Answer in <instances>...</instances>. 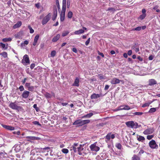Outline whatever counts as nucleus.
Returning a JSON list of instances; mask_svg holds the SVG:
<instances>
[{
    "label": "nucleus",
    "mask_w": 160,
    "mask_h": 160,
    "mask_svg": "<svg viewBox=\"0 0 160 160\" xmlns=\"http://www.w3.org/2000/svg\"><path fill=\"white\" fill-rule=\"evenodd\" d=\"M132 160H140V158L137 155L134 154L132 158Z\"/></svg>",
    "instance_id": "nucleus-27"
},
{
    "label": "nucleus",
    "mask_w": 160,
    "mask_h": 160,
    "mask_svg": "<svg viewBox=\"0 0 160 160\" xmlns=\"http://www.w3.org/2000/svg\"><path fill=\"white\" fill-rule=\"evenodd\" d=\"M123 107V109L124 110H128L131 109L129 106L128 105H122L120 106V108Z\"/></svg>",
    "instance_id": "nucleus-23"
},
{
    "label": "nucleus",
    "mask_w": 160,
    "mask_h": 160,
    "mask_svg": "<svg viewBox=\"0 0 160 160\" xmlns=\"http://www.w3.org/2000/svg\"><path fill=\"white\" fill-rule=\"evenodd\" d=\"M30 86V83H26L25 84V87L28 88Z\"/></svg>",
    "instance_id": "nucleus-60"
},
{
    "label": "nucleus",
    "mask_w": 160,
    "mask_h": 160,
    "mask_svg": "<svg viewBox=\"0 0 160 160\" xmlns=\"http://www.w3.org/2000/svg\"><path fill=\"white\" fill-rule=\"evenodd\" d=\"M156 111V109L155 108H152L150 109L149 111V113H152Z\"/></svg>",
    "instance_id": "nucleus-43"
},
{
    "label": "nucleus",
    "mask_w": 160,
    "mask_h": 160,
    "mask_svg": "<svg viewBox=\"0 0 160 160\" xmlns=\"http://www.w3.org/2000/svg\"><path fill=\"white\" fill-rule=\"evenodd\" d=\"M152 102V101H150V102H147V103H145L142 106V107H143V108H144V107H148V106L149 105L151 104Z\"/></svg>",
    "instance_id": "nucleus-35"
},
{
    "label": "nucleus",
    "mask_w": 160,
    "mask_h": 160,
    "mask_svg": "<svg viewBox=\"0 0 160 160\" xmlns=\"http://www.w3.org/2000/svg\"><path fill=\"white\" fill-rule=\"evenodd\" d=\"M12 40V39L11 38H4L2 39V41L4 42H7L11 41Z\"/></svg>",
    "instance_id": "nucleus-37"
},
{
    "label": "nucleus",
    "mask_w": 160,
    "mask_h": 160,
    "mask_svg": "<svg viewBox=\"0 0 160 160\" xmlns=\"http://www.w3.org/2000/svg\"><path fill=\"white\" fill-rule=\"evenodd\" d=\"M39 148H35L32 150L31 152V157H36L38 156V152L39 151Z\"/></svg>",
    "instance_id": "nucleus-7"
},
{
    "label": "nucleus",
    "mask_w": 160,
    "mask_h": 160,
    "mask_svg": "<svg viewBox=\"0 0 160 160\" xmlns=\"http://www.w3.org/2000/svg\"><path fill=\"white\" fill-rule=\"evenodd\" d=\"M60 35L59 34H57L56 36L54 37L52 39V41L55 42L57 41L60 38Z\"/></svg>",
    "instance_id": "nucleus-24"
},
{
    "label": "nucleus",
    "mask_w": 160,
    "mask_h": 160,
    "mask_svg": "<svg viewBox=\"0 0 160 160\" xmlns=\"http://www.w3.org/2000/svg\"><path fill=\"white\" fill-rule=\"evenodd\" d=\"M115 146L118 149H121L122 148V146L120 143H116Z\"/></svg>",
    "instance_id": "nucleus-39"
},
{
    "label": "nucleus",
    "mask_w": 160,
    "mask_h": 160,
    "mask_svg": "<svg viewBox=\"0 0 160 160\" xmlns=\"http://www.w3.org/2000/svg\"><path fill=\"white\" fill-rule=\"evenodd\" d=\"M28 28L30 30V32L31 33H33L34 31L30 26L29 25L28 26Z\"/></svg>",
    "instance_id": "nucleus-45"
},
{
    "label": "nucleus",
    "mask_w": 160,
    "mask_h": 160,
    "mask_svg": "<svg viewBox=\"0 0 160 160\" xmlns=\"http://www.w3.org/2000/svg\"><path fill=\"white\" fill-rule=\"evenodd\" d=\"M2 126L3 128L8 130L12 131L14 130L15 129L14 127L9 126L2 124Z\"/></svg>",
    "instance_id": "nucleus-16"
},
{
    "label": "nucleus",
    "mask_w": 160,
    "mask_h": 160,
    "mask_svg": "<svg viewBox=\"0 0 160 160\" xmlns=\"http://www.w3.org/2000/svg\"><path fill=\"white\" fill-rule=\"evenodd\" d=\"M144 152V151L142 149H141L139 152V153H138V155H141V154H143Z\"/></svg>",
    "instance_id": "nucleus-56"
},
{
    "label": "nucleus",
    "mask_w": 160,
    "mask_h": 160,
    "mask_svg": "<svg viewBox=\"0 0 160 160\" xmlns=\"http://www.w3.org/2000/svg\"><path fill=\"white\" fill-rule=\"evenodd\" d=\"M149 145L152 148H157L158 147L155 141L154 140H152L149 142Z\"/></svg>",
    "instance_id": "nucleus-9"
},
{
    "label": "nucleus",
    "mask_w": 160,
    "mask_h": 160,
    "mask_svg": "<svg viewBox=\"0 0 160 160\" xmlns=\"http://www.w3.org/2000/svg\"><path fill=\"white\" fill-rule=\"evenodd\" d=\"M0 55H2L4 58H5L8 57L7 53L6 52H4L0 53Z\"/></svg>",
    "instance_id": "nucleus-31"
},
{
    "label": "nucleus",
    "mask_w": 160,
    "mask_h": 160,
    "mask_svg": "<svg viewBox=\"0 0 160 160\" xmlns=\"http://www.w3.org/2000/svg\"><path fill=\"white\" fill-rule=\"evenodd\" d=\"M29 42L27 40H25L24 41V43H21V45L22 46L24 44L25 45H28V44Z\"/></svg>",
    "instance_id": "nucleus-52"
},
{
    "label": "nucleus",
    "mask_w": 160,
    "mask_h": 160,
    "mask_svg": "<svg viewBox=\"0 0 160 160\" xmlns=\"http://www.w3.org/2000/svg\"><path fill=\"white\" fill-rule=\"evenodd\" d=\"M148 82V85L150 86H153L157 84V81L153 79H149Z\"/></svg>",
    "instance_id": "nucleus-11"
},
{
    "label": "nucleus",
    "mask_w": 160,
    "mask_h": 160,
    "mask_svg": "<svg viewBox=\"0 0 160 160\" xmlns=\"http://www.w3.org/2000/svg\"><path fill=\"white\" fill-rule=\"evenodd\" d=\"M135 51L136 52H138L139 51V49L138 46H137L136 48L134 49Z\"/></svg>",
    "instance_id": "nucleus-59"
},
{
    "label": "nucleus",
    "mask_w": 160,
    "mask_h": 160,
    "mask_svg": "<svg viewBox=\"0 0 160 160\" xmlns=\"http://www.w3.org/2000/svg\"><path fill=\"white\" fill-rule=\"evenodd\" d=\"M16 102H11L10 103L9 107L13 109L16 110L18 111H22V108L19 106H18L16 103Z\"/></svg>",
    "instance_id": "nucleus-3"
},
{
    "label": "nucleus",
    "mask_w": 160,
    "mask_h": 160,
    "mask_svg": "<svg viewBox=\"0 0 160 160\" xmlns=\"http://www.w3.org/2000/svg\"><path fill=\"white\" fill-rule=\"evenodd\" d=\"M73 125H79V126H82L83 125L82 121L80 119H78L74 122L73 123Z\"/></svg>",
    "instance_id": "nucleus-18"
},
{
    "label": "nucleus",
    "mask_w": 160,
    "mask_h": 160,
    "mask_svg": "<svg viewBox=\"0 0 160 160\" xmlns=\"http://www.w3.org/2000/svg\"><path fill=\"white\" fill-rule=\"evenodd\" d=\"M22 25V22L21 21H18V22L14 25L13 27V28L14 29H16L18 28L19 27Z\"/></svg>",
    "instance_id": "nucleus-22"
},
{
    "label": "nucleus",
    "mask_w": 160,
    "mask_h": 160,
    "mask_svg": "<svg viewBox=\"0 0 160 160\" xmlns=\"http://www.w3.org/2000/svg\"><path fill=\"white\" fill-rule=\"evenodd\" d=\"M27 138L30 140H38L39 138L38 137H33V136H28L26 137Z\"/></svg>",
    "instance_id": "nucleus-30"
},
{
    "label": "nucleus",
    "mask_w": 160,
    "mask_h": 160,
    "mask_svg": "<svg viewBox=\"0 0 160 160\" xmlns=\"http://www.w3.org/2000/svg\"><path fill=\"white\" fill-rule=\"evenodd\" d=\"M62 152L65 154H67L68 152V150L67 148H63L62 150Z\"/></svg>",
    "instance_id": "nucleus-40"
},
{
    "label": "nucleus",
    "mask_w": 160,
    "mask_h": 160,
    "mask_svg": "<svg viewBox=\"0 0 160 160\" xmlns=\"http://www.w3.org/2000/svg\"><path fill=\"white\" fill-rule=\"evenodd\" d=\"M90 40V38H89L87 40V41L85 42V45H88V44L89 43Z\"/></svg>",
    "instance_id": "nucleus-54"
},
{
    "label": "nucleus",
    "mask_w": 160,
    "mask_h": 160,
    "mask_svg": "<svg viewBox=\"0 0 160 160\" xmlns=\"http://www.w3.org/2000/svg\"><path fill=\"white\" fill-rule=\"evenodd\" d=\"M102 96V94H98L93 93L91 96V98L92 99H95L100 97Z\"/></svg>",
    "instance_id": "nucleus-17"
},
{
    "label": "nucleus",
    "mask_w": 160,
    "mask_h": 160,
    "mask_svg": "<svg viewBox=\"0 0 160 160\" xmlns=\"http://www.w3.org/2000/svg\"><path fill=\"white\" fill-rule=\"evenodd\" d=\"M153 132L152 129L150 128H148L145 130L144 132L143 133L145 134L148 135L152 133Z\"/></svg>",
    "instance_id": "nucleus-19"
},
{
    "label": "nucleus",
    "mask_w": 160,
    "mask_h": 160,
    "mask_svg": "<svg viewBox=\"0 0 160 160\" xmlns=\"http://www.w3.org/2000/svg\"><path fill=\"white\" fill-rule=\"evenodd\" d=\"M66 0H62V10L60 14V21H64L66 11Z\"/></svg>",
    "instance_id": "nucleus-1"
},
{
    "label": "nucleus",
    "mask_w": 160,
    "mask_h": 160,
    "mask_svg": "<svg viewBox=\"0 0 160 160\" xmlns=\"http://www.w3.org/2000/svg\"><path fill=\"white\" fill-rule=\"evenodd\" d=\"M120 81L122 82V81H121L116 78H114L111 80L110 82L112 84H116L119 83Z\"/></svg>",
    "instance_id": "nucleus-10"
},
{
    "label": "nucleus",
    "mask_w": 160,
    "mask_h": 160,
    "mask_svg": "<svg viewBox=\"0 0 160 160\" xmlns=\"http://www.w3.org/2000/svg\"><path fill=\"white\" fill-rule=\"evenodd\" d=\"M123 107L120 108V106L118 107V108L117 109H116L115 110V111H118L120 110H123Z\"/></svg>",
    "instance_id": "nucleus-55"
},
{
    "label": "nucleus",
    "mask_w": 160,
    "mask_h": 160,
    "mask_svg": "<svg viewBox=\"0 0 160 160\" xmlns=\"http://www.w3.org/2000/svg\"><path fill=\"white\" fill-rule=\"evenodd\" d=\"M115 137L114 134H111V133H108L107 135L104 137L105 139V142L108 143L110 141L111 138L112 139H114Z\"/></svg>",
    "instance_id": "nucleus-6"
},
{
    "label": "nucleus",
    "mask_w": 160,
    "mask_h": 160,
    "mask_svg": "<svg viewBox=\"0 0 160 160\" xmlns=\"http://www.w3.org/2000/svg\"><path fill=\"white\" fill-rule=\"evenodd\" d=\"M84 31L83 29H80L79 30L76 31L74 32V34L76 35H78L80 34L83 33L84 32Z\"/></svg>",
    "instance_id": "nucleus-26"
},
{
    "label": "nucleus",
    "mask_w": 160,
    "mask_h": 160,
    "mask_svg": "<svg viewBox=\"0 0 160 160\" xmlns=\"http://www.w3.org/2000/svg\"><path fill=\"white\" fill-rule=\"evenodd\" d=\"M97 143L95 142L90 146V148L91 151L98 152L100 150V148L96 145Z\"/></svg>",
    "instance_id": "nucleus-5"
},
{
    "label": "nucleus",
    "mask_w": 160,
    "mask_h": 160,
    "mask_svg": "<svg viewBox=\"0 0 160 160\" xmlns=\"http://www.w3.org/2000/svg\"><path fill=\"white\" fill-rule=\"evenodd\" d=\"M137 138L138 140L142 142L145 140V138L142 136H139Z\"/></svg>",
    "instance_id": "nucleus-34"
},
{
    "label": "nucleus",
    "mask_w": 160,
    "mask_h": 160,
    "mask_svg": "<svg viewBox=\"0 0 160 160\" xmlns=\"http://www.w3.org/2000/svg\"><path fill=\"white\" fill-rule=\"evenodd\" d=\"M146 14H142V15L140 16L138 18V19L142 20L144 19L146 17Z\"/></svg>",
    "instance_id": "nucleus-36"
},
{
    "label": "nucleus",
    "mask_w": 160,
    "mask_h": 160,
    "mask_svg": "<svg viewBox=\"0 0 160 160\" xmlns=\"http://www.w3.org/2000/svg\"><path fill=\"white\" fill-rule=\"evenodd\" d=\"M30 94V92L27 91H24L22 93V96L24 98H27L28 97Z\"/></svg>",
    "instance_id": "nucleus-13"
},
{
    "label": "nucleus",
    "mask_w": 160,
    "mask_h": 160,
    "mask_svg": "<svg viewBox=\"0 0 160 160\" xmlns=\"http://www.w3.org/2000/svg\"><path fill=\"white\" fill-rule=\"evenodd\" d=\"M146 11L145 9L143 8V9H142V14H146Z\"/></svg>",
    "instance_id": "nucleus-63"
},
{
    "label": "nucleus",
    "mask_w": 160,
    "mask_h": 160,
    "mask_svg": "<svg viewBox=\"0 0 160 160\" xmlns=\"http://www.w3.org/2000/svg\"><path fill=\"white\" fill-rule=\"evenodd\" d=\"M137 46V44L136 43H135L134 45L132 46L131 48L132 49H134Z\"/></svg>",
    "instance_id": "nucleus-61"
},
{
    "label": "nucleus",
    "mask_w": 160,
    "mask_h": 160,
    "mask_svg": "<svg viewBox=\"0 0 160 160\" xmlns=\"http://www.w3.org/2000/svg\"><path fill=\"white\" fill-rule=\"evenodd\" d=\"M19 89L21 91H22L24 90V88L23 86L22 85L20 86L19 87Z\"/></svg>",
    "instance_id": "nucleus-53"
},
{
    "label": "nucleus",
    "mask_w": 160,
    "mask_h": 160,
    "mask_svg": "<svg viewBox=\"0 0 160 160\" xmlns=\"http://www.w3.org/2000/svg\"><path fill=\"white\" fill-rule=\"evenodd\" d=\"M69 33L68 31H64L62 34V36L65 37L67 36Z\"/></svg>",
    "instance_id": "nucleus-33"
},
{
    "label": "nucleus",
    "mask_w": 160,
    "mask_h": 160,
    "mask_svg": "<svg viewBox=\"0 0 160 160\" xmlns=\"http://www.w3.org/2000/svg\"><path fill=\"white\" fill-rule=\"evenodd\" d=\"M34 89V87L33 86H30L28 88V89L29 91H32Z\"/></svg>",
    "instance_id": "nucleus-50"
},
{
    "label": "nucleus",
    "mask_w": 160,
    "mask_h": 160,
    "mask_svg": "<svg viewBox=\"0 0 160 160\" xmlns=\"http://www.w3.org/2000/svg\"><path fill=\"white\" fill-rule=\"evenodd\" d=\"M153 136L152 135H148L147 136V138L148 140L151 139L153 137Z\"/></svg>",
    "instance_id": "nucleus-51"
},
{
    "label": "nucleus",
    "mask_w": 160,
    "mask_h": 160,
    "mask_svg": "<svg viewBox=\"0 0 160 160\" xmlns=\"http://www.w3.org/2000/svg\"><path fill=\"white\" fill-rule=\"evenodd\" d=\"M51 14L50 13H48L43 19L42 21V25L46 24L51 18Z\"/></svg>",
    "instance_id": "nucleus-4"
},
{
    "label": "nucleus",
    "mask_w": 160,
    "mask_h": 160,
    "mask_svg": "<svg viewBox=\"0 0 160 160\" xmlns=\"http://www.w3.org/2000/svg\"><path fill=\"white\" fill-rule=\"evenodd\" d=\"M31 160H43V159L40 157L38 156L35 157L34 156L33 157H31L30 158Z\"/></svg>",
    "instance_id": "nucleus-21"
},
{
    "label": "nucleus",
    "mask_w": 160,
    "mask_h": 160,
    "mask_svg": "<svg viewBox=\"0 0 160 160\" xmlns=\"http://www.w3.org/2000/svg\"><path fill=\"white\" fill-rule=\"evenodd\" d=\"M34 108L37 112H38L39 111V108L37 107L36 104H34L33 106Z\"/></svg>",
    "instance_id": "nucleus-46"
},
{
    "label": "nucleus",
    "mask_w": 160,
    "mask_h": 160,
    "mask_svg": "<svg viewBox=\"0 0 160 160\" xmlns=\"http://www.w3.org/2000/svg\"><path fill=\"white\" fill-rule=\"evenodd\" d=\"M125 124L127 126L128 128H138V123L133 121L126 122Z\"/></svg>",
    "instance_id": "nucleus-2"
},
{
    "label": "nucleus",
    "mask_w": 160,
    "mask_h": 160,
    "mask_svg": "<svg viewBox=\"0 0 160 160\" xmlns=\"http://www.w3.org/2000/svg\"><path fill=\"white\" fill-rule=\"evenodd\" d=\"M108 10L111 11V12H113L115 11V9L113 8H108Z\"/></svg>",
    "instance_id": "nucleus-47"
},
{
    "label": "nucleus",
    "mask_w": 160,
    "mask_h": 160,
    "mask_svg": "<svg viewBox=\"0 0 160 160\" xmlns=\"http://www.w3.org/2000/svg\"><path fill=\"white\" fill-rule=\"evenodd\" d=\"M39 36V35H36L34 39V42L33 43V45L34 46L36 45L37 43V42L38 40Z\"/></svg>",
    "instance_id": "nucleus-20"
},
{
    "label": "nucleus",
    "mask_w": 160,
    "mask_h": 160,
    "mask_svg": "<svg viewBox=\"0 0 160 160\" xmlns=\"http://www.w3.org/2000/svg\"><path fill=\"white\" fill-rule=\"evenodd\" d=\"M132 51L131 50H129L128 51V52L127 54L128 55L130 56L132 54Z\"/></svg>",
    "instance_id": "nucleus-64"
},
{
    "label": "nucleus",
    "mask_w": 160,
    "mask_h": 160,
    "mask_svg": "<svg viewBox=\"0 0 160 160\" xmlns=\"http://www.w3.org/2000/svg\"><path fill=\"white\" fill-rule=\"evenodd\" d=\"M70 0H67V8H69L70 7Z\"/></svg>",
    "instance_id": "nucleus-48"
},
{
    "label": "nucleus",
    "mask_w": 160,
    "mask_h": 160,
    "mask_svg": "<svg viewBox=\"0 0 160 160\" xmlns=\"http://www.w3.org/2000/svg\"><path fill=\"white\" fill-rule=\"evenodd\" d=\"M22 62L25 65H28L30 63V61L28 55L27 54L25 55L23 57V59L22 60Z\"/></svg>",
    "instance_id": "nucleus-8"
},
{
    "label": "nucleus",
    "mask_w": 160,
    "mask_h": 160,
    "mask_svg": "<svg viewBox=\"0 0 160 160\" xmlns=\"http://www.w3.org/2000/svg\"><path fill=\"white\" fill-rule=\"evenodd\" d=\"M79 82L80 81L79 78L78 77L76 78L75 80L74 83L72 84V86L78 87H79Z\"/></svg>",
    "instance_id": "nucleus-14"
},
{
    "label": "nucleus",
    "mask_w": 160,
    "mask_h": 160,
    "mask_svg": "<svg viewBox=\"0 0 160 160\" xmlns=\"http://www.w3.org/2000/svg\"><path fill=\"white\" fill-rule=\"evenodd\" d=\"M7 154L4 151H3L0 152V158H3L6 157Z\"/></svg>",
    "instance_id": "nucleus-25"
},
{
    "label": "nucleus",
    "mask_w": 160,
    "mask_h": 160,
    "mask_svg": "<svg viewBox=\"0 0 160 160\" xmlns=\"http://www.w3.org/2000/svg\"><path fill=\"white\" fill-rule=\"evenodd\" d=\"M84 145V144H80L79 145V146L77 147L78 154L80 155H81L82 154V153L81 152L83 150V147Z\"/></svg>",
    "instance_id": "nucleus-12"
},
{
    "label": "nucleus",
    "mask_w": 160,
    "mask_h": 160,
    "mask_svg": "<svg viewBox=\"0 0 160 160\" xmlns=\"http://www.w3.org/2000/svg\"><path fill=\"white\" fill-rule=\"evenodd\" d=\"M82 121L83 125L86 124L90 122V120H85Z\"/></svg>",
    "instance_id": "nucleus-41"
},
{
    "label": "nucleus",
    "mask_w": 160,
    "mask_h": 160,
    "mask_svg": "<svg viewBox=\"0 0 160 160\" xmlns=\"http://www.w3.org/2000/svg\"><path fill=\"white\" fill-rule=\"evenodd\" d=\"M98 52L99 55L101 56L103 58L104 57V55L102 53L100 52L99 51H98Z\"/></svg>",
    "instance_id": "nucleus-57"
},
{
    "label": "nucleus",
    "mask_w": 160,
    "mask_h": 160,
    "mask_svg": "<svg viewBox=\"0 0 160 160\" xmlns=\"http://www.w3.org/2000/svg\"><path fill=\"white\" fill-rule=\"evenodd\" d=\"M143 113L142 112H136L134 113V114L136 115L140 116Z\"/></svg>",
    "instance_id": "nucleus-49"
},
{
    "label": "nucleus",
    "mask_w": 160,
    "mask_h": 160,
    "mask_svg": "<svg viewBox=\"0 0 160 160\" xmlns=\"http://www.w3.org/2000/svg\"><path fill=\"white\" fill-rule=\"evenodd\" d=\"M0 46L4 50H6L8 48V45H6L5 44L3 43L2 42H0Z\"/></svg>",
    "instance_id": "nucleus-28"
},
{
    "label": "nucleus",
    "mask_w": 160,
    "mask_h": 160,
    "mask_svg": "<svg viewBox=\"0 0 160 160\" xmlns=\"http://www.w3.org/2000/svg\"><path fill=\"white\" fill-rule=\"evenodd\" d=\"M45 97L46 98H50L51 97V95L48 93H46L45 94Z\"/></svg>",
    "instance_id": "nucleus-44"
},
{
    "label": "nucleus",
    "mask_w": 160,
    "mask_h": 160,
    "mask_svg": "<svg viewBox=\"0 0 160 160\" xmlns=\"http://www.w3.org/2000/svg\"><path fill=\"white\" fill-rule=\"evenodd\" d=\"M56 52L54 51H52L51 53V57H54L56 55Z\"/></svg>",
    "instance_id": "nucleus-42"
},
{
    "label": "nucleus",
    "mask_w": 160,
    "mask_h": 160,
    "mask_svg": "<svg viewBox=\"0 0 160 160\" xmlns=\"http://www.w3.org/2000/svg\"><path fill=\"white\" fill-rule=\"evenodd\" d=\"M73 15L72 12L71 11H69L68 12L67 17L68 18L70 19L72 18Z\"/></svg>",
    "instance_id": "nucleus-32"
},
{
    "label": "nucleus",
    "mask_w": 160,
    "mask_h": 160,
    "mask_svg": "<svg viewBox=\"0 0 160 160\" xmlns=\"http://www.w3.org/2000/svg\"><path fill=\"white\" fill-rule=\"evenodd\" d=\"M13 134H16L18 135H20V132L19 131H17V132H13Z\"/></svg>",
    "instance_id": "nucleus-58"
},
{
    "label": "nucleus",
    "mask_w": 160,
    "mask_h": 160,
    "mask_svg": "<svg viewBox=\"0 0 160 160\" xmlns=\"http://www.w3.org/2000/svg\"><path fill=\"white\" fill-rule=\"evenodd\" d=\"M57 10L56 8H54L53 10V15L52 18V20L54 21L57 16Z\"/></svg>",
    "instance_id": "nucleus-15"
},
{
    "label": "nucleus",
    "mask_w": 160,
    "mask_h": 160,
    "mask_svg": "<svg viewBox=\"0 0 160 160\" xmlns=\"http://www.w3.org/2000/svg\"><path fill=\"white\" fill-rule=\"evenodd\" d=\"M93 115V114L92 112H90L88 114L82 117L83 118H91L92 115Z\"/></svg>",
    "instance_id": "nucleus-29"
},
{
    "label": "nucleus",
    "mask_w": 160,
    "mask_h": 160,
    "mask_svg": "<svg viewBox=\"0 0 160 160\" xmlns=\"http://www.w3.org/2000/svg\"><path fill=\"white\" fill-rule=\"evenodd\" d=\"M142 29V27L140 26L136 28H133L132 30V31H140Z\"/></svg>",
    "instance_id": "nucleus-38"
},
{
    "label": "nucleus",
    "mask_w": 160,
    "mask_h": 160,
    "mask_svg": "<svg viewBox=\"0 0 160 160\" xmlns=\"http://www.w3.org/2000/svg\"><path fill=\"white\" fill-rule=\"evenodd\" d=\"M72 147L73 151L74 152H76L77 151H78L77 148L76 147H75V146H72Z\"/></svg>",
    "instance_id": "nucleus-62"
}]
</instances>
